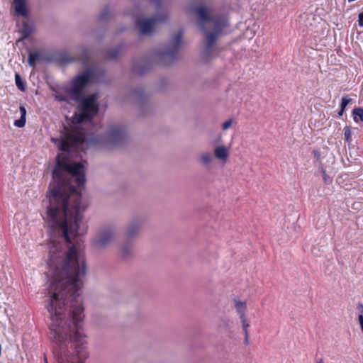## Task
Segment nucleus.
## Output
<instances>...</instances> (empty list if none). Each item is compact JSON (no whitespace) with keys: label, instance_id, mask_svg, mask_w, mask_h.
<instances>
[{"label":"nucleus","instance_id":"obj_1","mask_svg":"<svg viewBox=\"0 0 363 363\" xmlns=\"http://www.w3.org/2000/svg\"><path fill=\"white\" fill-rule=\"evenodd\" d=\"M81 219V215H47L45 218L51 229L48 260L50 330L57 343L66 338L71 342L60 359L64 363H85L89 357L86 335L82 331L84 308L79 301L86 263L75 244Z\"/></svg>","mask_w":363,"mask_h":363},{"label":"nucleus","instance_id":"obj_2","mask_svg":"<svg viewBox=\"0 0 363 363\" xmlns=\"http://www.w3.org/2000/svg\"><path fill=\"white\" fill-rule=\"evenodd\" d=\"M94 71L86 70L76 77L72 82V86L65 90L64 94H57L56 98L59 101L79 104V113L72 118L70 129L67 130L61 139H52L62 151H69L71 148L81 145L84 140V133L81 128V123L90 121L98 112V95L96 94L81 97L83 88L91 80Z\"/></svg>","mask_w":363,"mask_h":363},{"label":"nucleus","instance_id":"obj_3","mask_svg":"<svg viewBox=\"0 0 363 363\" xmlns=\"http://www.w3.org/2000/svg\"><path fill=\"white\" fill-rule=\"evenodd\" d=\"M195 12L196 23L203 35L201 55L203 60L208 62L220 52L217 42L226 33L228 21L225 16H216L212 9L207 6H199Z\"/></svg>","mask_w":363,"mask_h":363},{"label":"nucleus","instance_id":"obj_4","mask_svg":"<svg viewBox=\"0 0 363 363\" xmlns=\"http://www.w3.org/2000/svg\"><path fill=\"white\" fill-rule=\"evenodd\" d=\"M125 138V126L119 123L112 124L105 134L104 143L106 147H112L121 145Z\"/></svg>","mask_w":363,"mask_h":363},{"label":"nucleus","instance_id":"obj_5","mask_svg":"<svg viewBox=\"0 0 363 363\" xmlns=\"http://www.w3.org/2000/svg\"><path fill=\"white\" fill-rule=\"evenodd\" d=\"M182 36V33L181 32H178L175 34L170 42V50L167 52H160L157 55V60L160 63L166 65L169 63V60H172L174 57V52L181 45Z\"/></svg>","mask_w":363,"mask_h":363},{"label":"nucleus","instance_id":"obj_6","mask_svg":"<svg viewBox=\"0 0 363 363\" xmlns=\"http://www.w3.org/2000/svg\"><path fill=\"white\" fill-rule=\"evenodd\" d=\"M114 230L111 228H106L98 233L94 239V244L98 250L105 249L114 240Z\"/></svg>","mask_w":363,"mask_h":363},{"label":"nucleus","instance_id":"obj_7","mask_svg":"<svg viewBox=\"0 0 363 363\" xmlns=\"http://www.w3.org/2000/svg\"><path fill=\"white\" fill-rule=\"evenodd\" d=\"M164 20V18H146L138 17L135 20V26L141 34H151L155 31L157 23Z\"/></svg>","mask_w":363,"mask_h":363},{"label":"nucleus","instance_id":"obj_8","mask_svg":"<svg viewBox=\"0 0 363 363\" xmlns=\"http://www.w3.org/2000/svg\"><path fill=\"white\" fill-rule=\"evenodd\" d=\"M213 155L216 160L222 164H225L230 157V147L224 144L215 145L213 149Z\"/></svg>","mask_w":363,"mask_h":363},{"label":"nucleus","instance_id":"obj_9","mask_svg":"<svg viewBox=\"0 0 363 363\" xmlns=\"http://www.w3.org/2000/svg\"><path fill=\"white\" fill-rule=\"evenodd\" d=\"M140 230V224L138 221H131L125 227V238L130 240L135 238Z\"/></svg>","mask_w":363,"mask_h":363},{"label":"nucleus","instance_id":"obj_10","mask_svg":"<svg viewBox=\"0 0 363 363\" xmlns=\"http://www.w3.org/2000/svg\"><path fill=\"white\" fill-rule=\"evenodd\" d=\"M215 160L213 153L208 151L201 152L198 157V162L203 168L211 167Z\"/></svg>","mask_w":363,"mask_h":363},{"label":"nucleus","instance_id":"obj_11","mask_svg":"<svg viewBox=\"0 0 363 363\" xmlns=\"http://www.w3.org/2000/svg\"><path fill=\"white\" fill-rule=\"evenodd\" d=\"M134 246L130 242H124L120 247L119 255L123 259H128L134 255Z\"/></svg>","mask_w":363,"mask_h":363},{"label":"nucleus","instance_id":"obj_12","mask_svg":"<svg viewBox=\"0 0 363 363\" xmlns=\"http://www.w3.org/2000/svg\"><path fill=\"white\" fill-rule=\"evenodd\" d=\"M14 9L17 15L27 17L28 9L26 6V0H13Z\"/></svg>","mask_w":363,"mask_h":363},{"label":"nucleus","instance_id":"obj_13","mask_svg":"<svg viewBox=\"0 0 363 363\" xmlns=\"http://www.w3.org/2000/svg\"><path fill=\"white\" fill-rule=\"evenodd\" d=\"M233 304L239 317L247 315V302L245 301H241L238 298H235L233 300Z\"/></svg>","mask_w":363,"mask_h":363},{"label":"nucleus","instance_id":"obj_14","mask_svg":"<svg viewBox=\"0 0 363 363\" xmlns=\"http://www.w3.org/2000/svg\"><path fill=\"white\" fill-rule=\"evenodd\" d=\"M20 112L21 115V118L15 121L14 125L17 127L22 128L26 123V110L24 106H20Z\"/></svg>","mask_w":363,"mask_h":363},{"label":"nucleus","instance_id":"obj_15","mask_svg":"<svg viewBox=\"0 0 363 363\" xmlns=\"http://www.w3.org/2000/svg\"><path fill=\"white\" fill-rule=\"evenodd\" d=\"M357 321L359 325L361 331L363 333V304L358 303L357 305Z\"/></svg>","mask_w":363,"mask_h":363},{"label":"nucleus","instance_id":"obj_16","mask_svg":"<svg viewBox=\"0 0 363 363\" xmlns=\"http://www.w3.org/2000/svg\"><path fill=\"white\" fill-rule=\"evenodd\" d=\"M33 31V27L27 23H24L23 28H21V33L23 35V38L28 37L32 32Z\"/></svg>","mask_w":363,"mask_h":363},{"label":"nucleus","instance_id":"obj_17","mask_svg":"<svg viewBox=\"0 0 363 363\" xmlns=\"http://www.w3.org/2000/svg\"><path fill=\"white\" fill-rule=\"evenodd\" d=\"M239 318L240 320L241 326H242L243 333H250L249 328H250V325L248 321L247 316L246 315V316H242V317H239Z\"/></svg>","mask_w":363,"mask_h":363},{"label":"nucleus","instance_id":"obj_18","mask_svg":"<svg viewBox=\"0 0 363 363\" xmlns=\"http://www.w3.org/2000/svg\"><path fill=\"white\" fill-rule=\"evenodd\" d=\"M40 55L38 53H30L28 55V64L33 68L35 67L36 62L39 60Z\"/></svg>","mask_w":363,"mask_h":363},{"label":"nucleus","instance_id":"obj_19","mask_svg":"<svg viewBox=\"0 0 363 363\" xmlns=\"http://www.w3.org/2000/svg\"><path fill=\"white\" fill-rule=\"evenodd\" d=\"M354 120L358 122V118L361 121H363V109L361 108H357L353 110Z\"/></svg>","mask_w":363,"mask_h":363},{"label":"nucleus","instance_id":"obj_20","mask_svg":"<svg viewBox=\"0 0 363 363\" xmlns=\"http://www.w3.org/2000/svg\"><path fill=\"white\" fill-rule=\"evenodd\" d=\"M344 135H345V140L348 143H350V142L352 141V132H351L350 127L346 126L345 128V129H344Z\"/></svg>","mask_w":363,"mask_h":363},{"label":"nucleus","instance_id":"obj_21","mask_svg":"<svg viewBox=\"0 0 363 363\" xmlns=\"http://www.w3.org/2000/svg\"><path fill=\"white\" fill-rule=\"evenodd\" d=\"M15 80H16V86H18V88L19 89H21V91H24L25 90L24 84L23 83V81H22L20 75L18 73H16L15 75Z\"/></svg>","mask_w":363,"mask_h":363},{"label":"nucleus","instance_id":"obj_22","mask_svg":"<svg viewBox=\"0 0 363 363\" xmlns=\"http://www.w3.org/2000/svg\"><path fill=\"white\" fill-rule=\"evenodd\" d=\"M234 119L233 118H229L227 121H225L224 123H222L221 128L223 130H226L229 129L233 124Z\"/></svg>","mask_w":363,"mask_h":363},{"label":"nucleus","instance_id":"obj_23","mask_svg":"<svg viewBox=\"0 0 363 363\" xmlns=\"http://www.w3.org/2000/svg\"><path fill=\"white\" fill-rule=\"evenodd\" d=\"M351 101V99L349 98L347 96H345L342 98V102H341V107H342V109H345L346 106L348 105V104Z\"/></svg>","mask_w":363,"mask_h":363},{"label":"nucleus","instance_id":"obj_24","mask_svg":"<svg viewBox=\"0 0 363 363\" xmlns=\"http://www.w3.org/2000/svg\"><path fill=\"white\" fill-rule=\"evenodd\" d=\"M359 25L363 26V11L359 14Z\"/></svg>","mask_w":363,"mask_h":363},{"label":"nucleus","instance_id":"obj_25","mask_svg":"<svg viewBox=\"0 0 363 363\" xmlns=\"http://www.w3.org/2000/svg\"><path fill=\"white\" fill-rule=\"evenodd\" d=\"M244 334V341L246 345L249 344V337H250V333H243Z\"/></svg>","mask_w":363,"mask_h":363},{"label":"nucleus","instance_id":"obj_26","mask_svg":"<svg viewBox=\"0 0 363 363\" xmlns=\"http://www.w3.org/2000/svg\"><path fill=\"white\" fill-rule=\"evenodd\" d=\"M344 111H345V109H342V107H341L340 111L338 113V115L340 116H341L343 114Z\"/></svg>","mask_w":363,"mask_h":363},{"label":"nucleus","instance_id":"obj_27","mask_svg":"<svg viewBox=\"0 0 363 363\" xmlns=\"http://www.w3.org/2000/svg\"><path fill=\"white\" fill-rule=\"evenodd\" d=\"M315 363H324V362H323V360L322 359H318V360L316 361V362H315Z\"/></svg>","mask_w":363,"mask_h":363},{"label":"nucleus","instance_id":"obj_28","mask_svg":"<svg viewBox=\"0 0 363 363\" xmlns=\"http://www.w3.org/2000/svg\"><path fill=\"white\" fill-rule=\"evenodd\" d=\"M45 363H48L47 362Z\"/></svg>","mask_w":363,"mask_h":363}]
</instances>
